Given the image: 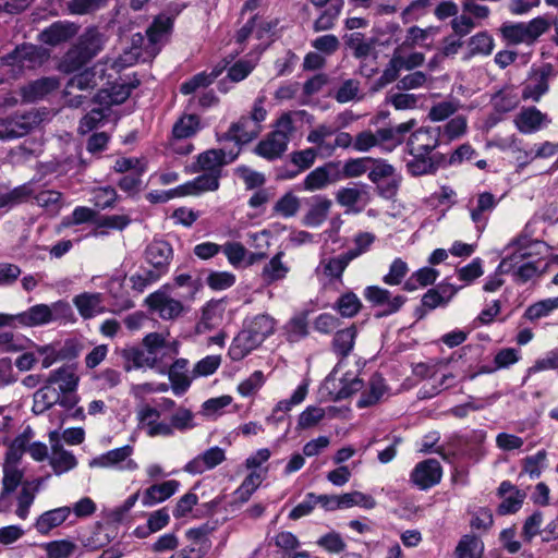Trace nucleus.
Wrapping results in <instances>:
<instances>
[{
	"mask_svg": "<svg viewBox=\"0 0 558 558\" xmlns=\"http://www.w3.org/2000/svg\"><path fill=\"white\" fill-rule=\"evenodd\" d=\"M542 245L543 242L532 240L526 234H520L508 245V250H512V252L502 258L498 266V271L500 274H512L513 280L521 284L539 276L541 271L537 262H524V259L533 255V247Z\"/></svg>",
	"mask_w": 558,
	"mask_h": 558,
	"instance_id": "nucleus-1",
	"label": "nucleus"
},
{
	"mask_svg": "<svg viewBox=\"0 0 558 558\" xmlns=\"http://www.w3.org/2000/svg\"><path fill=\"white\" fill-rule=\"evenodd\" d=\"M264 102L265 96L256 98L250 114H244L236 122L231 123L221 138L232 141L238 146L248 144L257 138L263 131L262 122L267 117Z\"/></svg>",
	"mask_w": 558,
	"mask_h": 558,
	"instance_id": "nucleus-2",
	"label": "nucleus"
},
{
	"mask_svg": "<svg viewBox=\"0 0 558 558\" xmlns=\"http://www.w3.org/2000/svg\"><path fill=\"white\" fill-rule=\"evenodd\" d=\"M294 131L293 120L289 113L282 114L276 122L275 130L263 138L254 148V153L269 161L280 158L287 150Z\"/></svg>",
	"mask_w": 558,
	"mask_h": 558,
	"instance_id": "nucleus-3",
	"label": "nucleus"
},
{
	"mask_svg": "<svg viewBox=\"0 0 558 558\" xmlns=\"http://www.w3.org/2000/svg\"><path fill=\"white\" fill-rule=\"evenodd\" d=\"M72 314V308L69 303L58 301L51 305L36 304L31 306L27 311L11 315L12 327H36L47 325L60 318H65Z\"/></svg>",
	"mask_w": 558,
	"mask_h": 558,
	"instance_id": "nucleus-4",
	"label": "nucleus"
},
{
	"mask_svg": "<svg viewBox=\"0 0 558 558\" xmlns=\"http://www.w3.org/2000/svg\"><path fill=\"white\" fill-rule=\"evenodd\" d=\"M216 530L215 522H206L197 527L189 529L185 537L190 542L178 554V558H204L211 548L209 535Z\"/></svg>",
	"mask_w": 558,
	"mask_h": 558,
	"instance_id": "nucleus-5",
	"label": "nucleus"
},
{
	"mask_svg": "<svg viewBox=\"0 0 558 558\" xmlns=\"http://www.w3.org/2000/svg\"><path fill=\"white\" fill-rule=\"evenodd\" d=\"M133 452L134 447L125 445L95 457L90 460L89 466L133 472L138 469V464L132 459Z\"/></svg>",
	"mask_w": 558,
	"mask_h": 558,
	"instance_id": "nucleus-6",
	"label": "nucleus"
},
{
	"mask_svg": "<svg viewBox=\"0 0 558 558\" xmlns=\"http://www.w3.org/2000/svg\"><path fill=\"white\" fill-rule=\"evenodd\" d=\"M341 181L339 161H328L312 170L299 184V191L316 192Z\"/></svg>",
	"mask_w": 558,
	"mask_h": 558,
	"instance_id": "nucleus-7",
	"label": "nucleus"
},
{
	"mask_svg": "<svg viewBox=\"0 0 558 558\" xmlns=\"http://www.w3.org/2000/svg\"><path fill=\"white\" fill-rule=\"evenodd\" d=\"M122 361L123 368L125 372H131L137 368H155L160 374H165L167 369V363H163L153 355V352L145 350L143 347L132 345L125 347L118 351Z\"/></svg>",
	"mask_w": 558,
	"mask_h": 558,
	"instance_id": "nucleus-8",
	"label": "nucleus"
},
{
	"mask_svg": "<svg viewBox=\"0 0 558 558\" xmlns=\"http://www.w3.org/2000/svg\"><path fill=\"white\" fill-rule=\"evenodd\" d=\"M47 52L41 47L23 44L4 56L2 62L21 69H35L40 66L47 60Z\"/></svg>",
	"mask_w": 558,
	"mask_h": 558,
	"instance_id": "nucleus-9",
	"label": "nucleus"
},
{
	"mask_svg": "<svg viewBox=\"0 0 558 558\" xmlns=\"http://www.w3.org/2000/svg\"><path fill=\"white\" fill-rule=\"evenodd\" d=\"M554 69L551 64H544L543 66L532 70L527 78L522 84V98L524 100L539 101L543 95L549 89V78L553 75Z\"/></svg>",
	"mask_w": 558,
	"mask_h": 558,
	"instance_id": "nucleus-10",
	"label": "nucleus"
},
{
	"mask_svg": "<svg viewBox=\"0 0 558 558\" xmlns=\"http://www.w3.org/2000/svg\"><path fill=\"white\" fill-rule=\"evenodd\" d=\"M240 154L236 151H225L223 149H208L197 156L194 171H203L221 177L223 166L234 161Z\"/></svg>",
	"mask_w": 558,
	"mask_h": 558,
	"instance_id": "nucleus-11",
	"label": "nucleus"
},
{
	"mask_svg": "<svg viewBox=\"0 0 558 558\" xmlns=\"http://www.w3.org/2000/svg\"><path fill=\"white\" fill-rule=\"evenodd\" d=\"M364 298L376 306H383V311L378 313L377 317L389 316L400 311L407 302L404 295L391 296L389 290L378 286H369L364 290Z\"/></svg>",
	"mask_w": 558,
	"mask_h": 558,
	"instance_id": "nucleus-12",
	"label": "nucleus"
},
{
	"mask_svg": "<svg viewBox=\"0 0 558 558\" xmlns=\"http://www.w3.org/2000/svg\"><path fill=\"white\" fill-rule=\"evenodd\" d=\"M442 476L440 463L436 459H427L415 465L410 480L420 489H428L437 485Z\"/></svg>",
	"mask_w": 558,
	"mask_h": 558,
	"instance_id": "nucleus-13",
	"label": "nucleus"
},
{
	"mask_svg": "<svg viewBox=\"0 0 558 558\" xmlns=\"http://www.w3.org/2000/svg\"><path fill=\"white\" fill-rule=\"evenodd\" d=\"M441 128L423 126L414 131L407 143L408 153H428L439 146Z\"/></svg>",
	"mask_w": 558,
	"mask_h": 558,
	"instance_id": "nucleus-14",
	"label": "nucleus"
},
{
	"mask_svg": "<svg viewBox=\"0 0 558 558\" xmlns=\"http://www.w3.org/2000/svg\"><path fill=\"white\" fill-rule=\"evenodd\" d=\"M146 302L162 319H175L184 311V306L181 301L169 296L162 291L151 293L146 299Z\"/></svg>",
	"mask_w": 558,
	"mask_h": 558,
	"instance_id": "nucleus-15",
	"label": "nucleus"
},
{
	"mask_svg": "<svg viewBox=\"0 0 558 558\" xmlns=\"http://www.w3.org/2000/svg\"><path fill=\"white\" fill-rule=\"evenodd\" d=\"M226 460V452L222 448L215 446L198 454L184 466L190 474H202L213 470Z\"/></svg>",
	"mask_w": 558,
	"mask_h": 558,
	"instance_id": "nucleus-16",
	"label": "nucleus"
},
{
	"mask_svg": "<svg viewBox=\"0 0 558 558\" xmlns=\"http://www.w3.org/2000/svg\"><path fill=\"white\" fill-rule=\"evenodd\" d=\"M77 31L76 24L68 21H58L41 31L39 39L46 45L57 46L74 37Z\"/></svg>",
	"mask_w": 558,
	"mask_h": 558,
	"instance_id": "nucleus-17",
	"label": "nucleus"
},
{
	"mask_svg": "<svg viewBox=\"0 0 558 558\" xmlns=\"http://www.w3.org/2000/svg\"><path fill=\"white\" fill-rule=\"evenodd\" d=\"M264 342L246 326L236 335L229 348V356L233 361H241L250 352Z\"/></svg>",
	"mask_w": 558,
	"mask_h": 558,
	"instance_id": "nucleus-18",
	"label": "nucleus"
},
{
	"mask_svg": "<svg viewBox=\"0 0 558 558\" xmlns=\"http://www.w3.org/2000/svg\"><path fill=\"white\" fill-rule=\"evenodd\" d=\"M136 86L130 83H116L110 88L99 89L94 97V102L109 109L111 106L124 102Z\"/></svg>",
	"mask_w": 558,
	"mask_h": 558,
	"instance_id": "nucleus-19",
	"label": "nucleus"
},
{
	"mask_svg": "<svg viewBox=\"0 0 558 558\" xmlns=\"http://www.w3.org/2000/svg\"><path fill=\"white\" fill-rule=\"evenodd\" d=\"M73 304L84 319H90L106 312L104 295L98 292H83L73 298Z\"/></svg>",
	"mask_w": 558,
	"mask_h": 558,
	"instance_id": "nucleus-20",
	"label": "nucleus"
},
{
	"mask_svg": "<svg viewBox=\"0 0 558 558\" xmlns=\"http://www.w3.org/2000/svg\"><path fill=\"white\" fill-rule=\"evenodd\" d=\"M58 87L59 81L56 77H41L22 86L21 96L26 102H35L44 99Z\"/></svg>",
	"mask_w": 558,
	"mask_h": 558,
	"instance_id": "nucleus-21",
	"label": "nucleus"
},
{
	"mask_svg": "<svg viewBox=\"0 0 558 558\" xmlns=\"http://www.w3.org/2000/svg\"><path fill=\"white\" fill-rule=\"evenodd\" d=\"M172 356L168 355L167 361V369L165 374H168L169 380L171 381L172 391L177 396H182L190 387L191 379L185 374L187 367V360L178 359L171 365H169V360Z\"/></svg>",
	"mask_w": 558,
	"mask_h": 558,
	"instance_id": "nucleus-22",
	"label": "nucleus"
},
{
	"mask_svg": "<svg viewBox=\"0 0 558 558\" xmlns=\"http://www.w3.org/2000/svg\"><path fill=\"white\" fill-rule=\"evenodd\" d=\"M173 251L171 245L162 240L153 241L145 251L146 260L161 271H168Z\"/></svg>",
	"mask_w": 558,
	"mask_h": 558,
	"instance_id": "nucleus-23",
	"label": "nucleus"
},
{
	"mask_svg": "<svg viewBox=\"0 0 558 558\" xmlns=\"http://www.w3.org/2000/svg\"><path fill=\"white\" fill-rule=\"evenodd\" d=\"M549 122L547 114L542 113L536 107L523 108L514 119L515 126L524 134L534 133Z\"/></svg>",
	"mask_w": 558,
	"mask_h": 558,
	"instance_id": "nucleus-24",
	"label": "nucleus"
},
{
	"mask_svg": "<svg viewBox=\"0 0 558 558\" xmlns=\"http://www.w3.org/2000/svg\"><path fill=\"white\" fill-rule=\"evenodd\" d=\"M97 65L77 71L78 73L71 76L64 87L63 94L70 95L72 92H89L98 86Z\"/></svg>",
	"mask_w": 558,
	"mask_h": 558,
	"instance_id": "nucleus-25",
	"label": "nucleus"
},
{
	"mask_svg": "<svg viewBox=\"0 0 558 558\" xmlns=\"http://www.w3.org/2000/svg\"><path fill=\"white\" fill-rule=\"evenodd\" d=\"M60 400V392L54 387V384L49 383V376L44 380L43 387L35 391L33 395L32 411L36 414H43Z\"/></svg>",
	"mask_w": 558,
	"mask_h": 558,
	"instance_id": "nucleus-26",
	"label": "nucleus"
},
{
	"mask_svg": "<svg viewBox=\"0 0 558 558\" xmlns=\"http://www.w3.org/2000/svg\"><path fill=\"white\" fill-rule=\"evenodd\" d=\"M180 487L177 480H169L160 484H154L145 489L142 502L146 507L162 502L174 495Z\"/></svg>",
	"mask_w": 558,
	"mask_h": 558,
	"instance_id": "nucleus-27",
	"label": "nucleus"
},
{
	"mask_svg": "<svg viewBox=\"0 0 558 558\" xmlns=\"http://www.w3.org/2000/svg\"><path fill=\"white\" fill-rule=\"evenodd\" d=\"M286 340L289 343H296L310 335L308 312L303 311L291 317L283 327Z\"/></svg>",
	"mask_w": 558,
	"mask_h": 558,
	"instance_id": "nucleus-28",
	"label": "nucleus"
},
{
	"mask_svg": "<svg viewBox=\"0 0 558 558\" xmlns=\"http://www.w3.org/2000/svg\"><path fill=\"white\" fill-rule=\"evenodd\" d=\"M411 159L407 160L408 172L413 177L434 174L438 169L436 156H429L428 153H409Z\"/></svg>",
	"mask_w": 558,
	"mask_h": 558,
	"instance_id": "nucleus-29",
	"label": "nucleus"
},
{
	"mask_svg": "<svg viewBox=\"0 0 558 558\" xmlns=\"http://www.w3.org/2000/svg\"><path fill=\"white\" fill-rule=\"evenodd\" d=\"M220 178L221 177H218L217 174L204 172L203 174L196 177L192 181H189L180 185V189L182 191L183 196L199 195L205 192H214L219 189Z\"/></svg>",
	"mask_w": 558,
	"mask_h": 558,
	"instance_id": "nucleus-30",
	"label": "nucleus"
},
{
	"mask_svg": "<svg viewBox=\"0 0 558 558\" xmlns=\"http://www.w3.org/2000/svg\"><path fill=\"white\" fill-rule=\"evenodd\" d=\"M312 202L310 209L303 218V223L307 227L315 228L327 219L332 202L322 195L314 196Z\"/></svg>",
	"mask_w": 558,
	"mask_h": 558,
	"instance_id": "nucleus-31",
	"label": "nucleus"
},
{
	"mask_svg": "<svg viewBox=\"0 0 558 558\" xmlns=\"http://www.w3.org/2000/svg\"><path fill=\"white\" fill-rule=\"evenodd\" d=\"M7 119L12 138L22 137L28 134L40 122L39 114L35 111L15 114Z\"/></svg>",
	"mask_w": 558,
	"mask_h": 558,
	"instance_id": "nucleus-32",
	"label": "nucleus"
},
{
	"mask_svg": "<svg viewBox=\"0 0 558 558\" xmlns=\"http://www.w3.org/2000/svg\"><path fill=\"white\" fill-rule=\"evenodd\" d=\"M283 256V252H278L264 266L260 278L265 284L270 286L277 281L283 280L288 276L290 267L282 262Z\"/></svg>",
	"mask_w": 558,
	"mask_h": 558,
	"instance_id": "nucleus-33",
	"label": "nucleus"
},
{
	"mask_svg": "<svg viewBox=\"0 0 558 558\" xmlns=\"http://www.w3.org/2000/svg\"><path fill=\"white\" fill-rule=\"evenodd\" d=\"M70 513V507H60L46 511L38 517L35 522V527L38 533L46 535L52 529L61 525L69 518Z\"/></svg>",
	"mask_w": 558,
	"mask_h": 558,
	"instance_id": "nucleus-34",
	"label": "nucleus"
},
{
	"mask_svg": "<svg viewBox=\"0 0 558 558\" xmlns=\"http://www.w3.org/2000/svg\"><path fill=\"white\" fill-rule=\"evenodd\" d=\"M49 464L56 475H61L73 470L77 465L74 454L65 449L59 442L52 445Z\"/></svg>",
	"mask_w": 558,
	"mask_h": 558,
	"instance_id": "nucleus-35",
	"label": "nucleus"
},
{
	"mask_svg": "<svg viewBox=\"0 0 558 558\" xmlns=\"http://www.w3.org/2000/svg\"><path fill=\"white\" fill-rule=\"evenodd\" d=\"M202 129L201 118L195 113L181 116L172 128L174 141L185 140L194 136Z\"/></svg>",
	"mask_w": 558,
	"mask_h": 558,
	"instance_id": "nucleus-36",
	"label": "nucleus"
},
{
	"mask_svg": "<svg viewBox=\"0 0 558 558\" xmlns=\"http://www.w3.org/2000/svg\"><path fill=\"white\" fill-rule=\"evenodd\" d=\"M356 335L357 330L354 325L338 330L331 343L333 352L341 359L348 357L354 348Z\"/></svg>",
	"mask_w": 558,
	"mask_h": 558,
	"instance_id": "nucleus-37",
	"label": "nucleus"
},
{
	"mask_svg": "<svg viewBox=\"0 0 558 558\" xmlns=\"http://www.w3.org/2000/svg\"><path fill=\"white\" fill-rule=\"evenodd\" d=\"M49 383L59 385V392H75L78 377L70 366H61L49 373Z\"/></svg>",
	"mask_w": 558,
	"mask_h": 558,
	"instance_id": "nucleus-38",
	"label": "nucleus"
},
{
	"mask_svg": "<svg viewBox=\"0 0 558 558\" xmlns=\"http://www.w3.org/2000/svg\"><path fill=\"white\" fill-rule=\"evenodd\" d=\"M104 44V35L97 28L89 27L80 36L76 46L93 59L102 50Z\"/></svg>",
	"mask_w": 558,
	"mask_h": 558,
	"instance_id": "nucleus-39",
	"label": "nucleus"
},
{
	"mask_svg": "<svg viewBox=\"0 0 558 558\" xmlns=\"http://www.w3.org/2000/svg\"><path fill=\"white\" fill-rule=\"evenodd\" d=\"M307 395V386L300 385L290 399L281 400L275 407L272 414L267 417L268 422L279 423L284 420L286 414L291 410L293 405L301 403Z\"/></svg>",
	"mask_w": 558,
	"mask_h": 558,
	"instance_id": "nucleus-40",
	"label": "nucleus"
},
{
	"mask_svg": "<svg viewBox=\"0 0 558 558\" xmlns=\"http://www.w3.org/2000/svg\"><path fill=\"white\" fill-rule=\"evenodd\" d=\"M484 544L475 535H463L456 549L454 558H483Z\"/></svg>",
	"mask_w": 558,
	"mask_h": 558,
	"instance_id": "nucleus-41",
	"label": "nucleus"
},
{
	"mask_svg": "<svg viewBox=\"0 0 558 558\" xmlns=\"http://www.w3.org/2000/svg\"><path fill=\"white\" fill-rule=\"evenodd\" d=\"M497 199L490 192H483L477 195L476 206L470 210L472 221L480 228L486 225L485 213H490L497 206Z\"/></svg>",
	"mask_w": 558,
	"mask_h": 558,
	"instance_id": "nucleus-42",
	"label": "nucleus"
},
{
	"mask_svg": "<svg viewBox=\"0 0 558 558\" xmlns=\"http://www.w3.org/2000/svg\"><path fill=\"white\" fill-rule=\"evenodd\" d=\"M439 276L438 270L432 267H423L414 271L404 282L403 290L413 292L418 288L434 284Z\"/></svg>",
	"mask_w": 558,
	"mask_h": 558,
	"instance_id": "nucleus-43",
	"label": "nucleus"
},
{
	"mask_svg": "<svg viewBox=\"0 0 558 558\" xmlns=\"http://www.w3.org/2000/svg\"><path fill=\"white\" fill-rule=\"evenodd\" d=\"M386 391L385 380L379 374H374L369 379V388L364 391L359 401L357 408L363 409L377 403Z\"/></svg>",
	"mask_w": 558,
	"mask_h": 558,
	"instance_id": "nucleus-44",
	"label": "nucleus"
},
{
	"mask_svg": "<svg viewBox=\"0 0 558 558\" xmlns=\"http://www.w3.org/2000/svg\"><path fill=\"white\" fill-rule=\"evenodd\" d=\"M172 24L170 16L158 15L146 31L149 44L151 46L161 44L170 33Z\"/></svg>",
	"mask_w": 558,
	"mask_h": 558,
	"instance_id": "nucleus-45",
	"label": "nucleus"
},
{
	"mask_svg": "<svg viewBox=\"0 0 558 558\" xmlns=\"http://www.w3.org/2000/svg\"><path fill=\"white\" fill-rule=\"evenodd\" d=\"M34 345L31 339L22 335L10 331L0 333V352H24Z\"/></svg>",
	"mask_w": 558,
	"mask_h": 558,
	"instance_id": "nucleus-46",
	"label": "nucleus"
},
{
	"mask_svg": "<svg viewBox=\"0 0 558 558\" xmlns=\"http://www.w3.org/2000/svg\"><path fill=\"white\" fill-rule=\"evenodd\" d=\"M343 4L344 0H332L331 4L315 20L313 25L314 31L324 32L331 29L342 11Z\"/></svg>",
	"mask_w": 558,
	"mask_h": 558,
	"instance_id": "nucleus-47",
	"label": "nucleus"
},
{
	"mask_svg": "<svg viewBox=\"0 0 558 558\" xmlns=\"http://www.w3.org/2000/svg\"><path fill=\"white\" fill-rule=\"evenodd\" d=\"M90 60V57L75 45L64 54L60 68L65 73H74L81 71Z\"/></svg>",
	"mask_w": 558,
	"mask_h": 558,
	"instance_id": "nucleus-48",
	"label": "nucleus"
},
{
	"mask_svg": "<svg viewBox=\"0 0 558 558\" xmlns=\"http://www.w3.org/2000/svg\"><path fill=\"white\" fill-rule=\"evenodd\" d=\"M350 263L351 259H349L344 252L336 257L323 259L319 264V267H322L325 276L340 280L343 271Z\"/></svg>",
	"mask_w": 558,
	"mask_h": 558,
	"instance_id": "nucleus-49",
	"label": "nucleus"
},
{
	"mask_svg": "<svg viewBox=\"0 0 558 558\" xmlns=\"http://www.w3.org/2000/svg\"><path fill=\"white\" fill-rule=\"evenodd\" d=\"M373 161L371 157L351 158L348 159L343 167L339 166V174L341 180L359 178L369 170V165Z\"/></svg>",
	"mask_w": 558,
	"mask_h": 558,
	"instance_id": "nucleus-50",
	"label": "nucleus"
},
{
	"mask_svg": "<svg viewBox=\"0 0 558 558\" xmlns=\"http://www.w3.org/2000/svg\"><path fill=\"white\" fill-rule=\"evenodd\" d=\"M447 304L444 298L439 295L435 288L428 289L421 299V305L414 311V315L417 319H423L428 312L434 311L437 307H446Z\"/></svg>",
	"mask_w": 558,
	"mask_h": 558,
	"instance_id": "nucleus-51",
	"label": "nucleus"
},
{
	"mask_svg": "<svg viewBox=\"0 0 558 558\" xmlns=\"http://www.w3.org/2000/svg\"><path fill=\"white\" fill-rule=\"evenodd\" d=\"M362 303L353 292L342 294L333 305V308L344 318H352L360 312Z\"/></svg>",
	"mask_w": 558,
	"mask_h": 558,
	"instance_id": "nucleus-52",
	"label": "nucleus"
},
{
	"mask_svg": "<svg viewBox=\"0 0 558 558\" xmlns=\"http://www.w3.org/2000/svg\"><path fill=\"white\" fill-rule=\"evenodd\" d=\"M34 190L32 187V182L22 184L12 191L0 195V208H11L17 204L25 202L32 194Z\"/></svg>",
	"mask_w": 558,
	"mask_h": 558,
	"instance_id": "nucleus-53",
	"label": "nucleus"
},
{
	"mask_svg": "<svg viewBox=\"0 0 558 558\" xmlns=\"http://www.w3.org/2000/svg\"><path fill=\"white\" fill-rule=\"evenodd\" d=\"M275 319L267 314H259L246 322L245 326L259 339L265 340L275 331Z\"/></svg>",
	"mask_w": 558,
	"mask_h": 558,
	"instance_id": "nucleus-54",
	"label": "nucleus"
},
{
	"mask_svg": "<svg viewBox=\"0 0 558 558\" xmlns=\"http://www.w3.org/2000/svg\"><path fill=\"white\" fill-rule=\"evenodd\" d=\"M221 70H213L210 73L202 72L194 75L191 80L184 82L180 86L183 95H190L199 87H207L220 75Z\"/></svg>",
	"mask_w": 558,
	"mask_h": 558,
	"instance_id": "nucleus-55",
	"label": "nucleus"
},
{
	"mask_svg": "<svg viewBox=\"0 0 558 558\" xmlns=\"http://www.w3.org/2000/svg\"><path fill=\"white\" fill-rule=\"evenodd\" d=\"M345 44L353 50L355 58L363 59L371 54L375 46V40H366L362 33L356 32L347 36Z\"/></svg>",
	"mask_w": 558,
	"mask_h": 558,
	"instance_id": "nucleus-56",
	"label": "nucleus"
},
{
	"mask_svg": "<svg viewBox=\"0 0 558 558\" xmlns=\"http://www.w3.org/2000/svg\"><path fill=\"white\" fill-rule=\"evenodd\" d=\"M29 440L31 436L26 432L15 437L8 448L4 463L17 465L24 452L27 451Z\"/></svg>",
	"mask_w": 558,
	"mask_h": 558,
	"instance_id": "nucleus-57",
	"label": "nucleus"
},
{
	"mask_svg": "<svg viewBox=\"0 0 558 558\" xmlns=\"http://www.w3.org/2000/svg\"><path fill=\"white\" fill-rule=\"evenodd\" d=\"M24 472L15 464H3V477L1 481L2 492L4 494H12L19 487L23 485Z\"/></svg>",
	"mask_w": 558,
	"mask_h": 558,
	"instance_id": "nucleus-58",
	"label": "nucleus"
},
{
	"mask_svg": "<svg viewBox=\"0 0 558 558\" xmlns=\"http://www.w3.org/2000/svg\"><path fill=\"white\" fill-rule=\"evenodd\" d=\"M43 547L48 558H70L77 549V545L69 539L45 543Z\"/></svg>",
	"mask_w": 558,
	"mask_h": 558,
	"instance_id": "nucleus-59",
	"label": "nucleus"
},
{
	"mask_svg": "<svg viewBox=\"0 0 558 558\" xmlns=\"http://www.w3.org/2000/svg\"><path fill=\"white\" fill-rule=\"evenodd\" d=\"M502 37L512 45L530 44L525 23H505L500 27Z\"/></svg>",
	"mask_w": 558,
	"mask_h": 558,
	"instance_id": "nucleus-60",
	"label": "nucleus"
},
{
	"mask_svg": "<svg viewBox=\"0 0 558 558\" xmlns=\"http://www.w3.org/2000/svg\"><path fill=\"white\" fill-rule=\"evenodd\" d=\"M221 252L234 268H240L247 256V250L240 242H226L221 245Z\"/></svg>",
	"mask_w": 558,
	"mask_h": 558,
	"instance_id": "nucleus-61",
	"label": "nucleus"
},
{
	"mask_svg": "<svg viewBox=\"0 0 558 558\" xmlns=\"http://www.w3.org/2000/svg\"><path fill=\"white\" fill-rule=\"evenodd\" d=\"M143 348L147 351L153 352V355L156 356L157 360L165 362L167 356L168 348L166 345V340L162 335L158 332H150L143 339Z\"/></svg>",
	"mask_w": 558,
	"mask_h": 558,
	"instance_id": "nucleus-62",
	"label": "nucleus"
},
{
	"mask_svg": "<svg viewBox=\"0 0 558 558\" xmlns=\"http://www.w3.org/2000/svg\"><path fill=\"white\" fill-rule=\"evenodd\" d=\"M341 509L360 506L364 509H373L376 506V500L371 496L361 492L354 490L341 495Z\"/></svg>",
	"mask_w": 558,
	"mask_h": 558,
	"instance_id": "nucleus-63",
	"label": "nucleus"
},
{
	"mask_svg": "<svg viewBox=\"0 0 558 558\" xmlns=\"http://www.w3.org/2000/svg\"><path fill=\"white\" fill-rule=\"evenodd\" d=\"M460 108L458 100H446L435 104L428 112V118L432 121H444L453 116Z\"/></svg>",
	"mask_w": 558,
	"mask_h": 558,
	"instance_id": "nucleus-64",
	"label": "nucleus"
}]
</instances>
